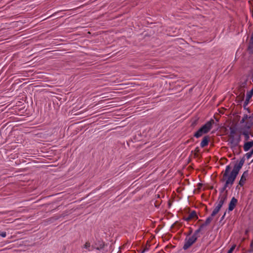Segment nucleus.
I'll list each match as a JSON object with an SVG mask.
<instances>
[{
  "label": "nucleus",
  "mask_w": 253,
  "mask_h": 253,
  "mask_svg": "<svg viewBox=\"0 0 253 253\" xmlns=\"http://www.w3.org/2000/svg\"><path fill=\"white\" fill-rule=\"evenodd\" d=\"M250 135H251V136L253 137V132H251V131H250Z\"/></svg>",
  "instance_id": "31"
},
{
  "label": "nucleus",
  "mask_w": 253,
  "mask_h": 253,
  "mask_svg": "<svg viewBox=\"0 0 253 253\" xmlns=\"http://www.w3.org/2000/svg\"><path fill=\"white\" fill-rule=\"evenodd\" d=\"M214 121L211 119L210 121L206 123L201 128L203 131L206 134L209 132L212 128V125L214 124Z\"/></svg>",
  "instance_id": "4"
},
{
  "label": "nucleus",
  "mask_w": 253,
  "mask_h": 253,
  "mask_svg": "<svg viewBox=\"0 0 253 253\" xmlns=\"http://www.w3.org/2000/svg\"><path fill=\"white\" fill-rule=\"evenodd\" d=\"M194 157L198 158L199 157L198 153H195L194 154Z\"/></svg>",
  "instance_id": "28"
},
{
  "label": "nucleus",
  "mask_w": 253,
  "mask_h": 253,
  "mask_svg": "<svg viewBox=\"0 0 253 253\" xmlns=\"http://www.w3.org/2000/svg\"><path fill=\"white\" fill-rule=\"evenodd\" d=\"M204 134H206L204 131L202 130L201 128H199L194 134V136L196 138H199L203 136Z\"/></svg>",
  "instance_id": "15"
},
{
  "label": "nucleus",
  "mask_w": 253,
  "mask_h": 253,
  "mask_svg": "<svg viewBox=\"0 0 253 253\" xmlns=\"http://www.w3.org/2000/svg\"><path fill=\"white\" fill-rule=\"evenodd\" d=\"M219 200V201H218V203L217 206H219V207L221 208L222 207V205H223V204L224 203V202L220 200Z\"/></svg>",
  "instance_id": "23"
},
{
  "label": "nucleus",
  "mask_w": 253,
  "mask_h": 253,
  "mask_svg": "<svg viewBox=\"0 0 253 253\" xmlns=\"http://www.w3.org/2000/svg\"><path fill=\"white\" fill-rule=\"evenodd\" d=\"M253 147V140L244 142L243 149L245 151H248Z\"/></svg>",
  "instance_id": "12"
},
{
  "label": "nucleus",
  "mask_w": 253,
  "mask_h": 253,
  "mask_svg": "<svg viewBox=\"0 0 253 253\" xmlns=\"http://www.w3.org/2000/svg\"><path fill=\"white\" fill-rule=\"evenodd\" d=\"M248 50L250 54L253 53V32L250 39Z\"/></svg>",
  "instance_id": "14"
},
{
  "label": "nucleus",
  "mask_w": 253,
  "mask_h": 253,
  "mask_svg": "<svg viewBox=\"0 0 253 253\" xmlns=\"http://www.w3.org/2000/svg\"><path fill=\"white\" fill-rule=\"evenodd\" d=\"M235 150H237V151H236V152H237V154L238 153H239V149H238V148H236V149H235L234 151L233 150V151L234 152Z\"/></svg>",
  "instance_id": "29"
},
{
  "label": "nucleus",
  "mask_w": 253,
  "mask_h": 253,
  "mask_svg": "<svg viewBox=\"0 0 253 253\" xmlns=\"http://www.w3.org/2000/svg\"><path fill=\"white\" fill-rule=\"evenodd\" d=\"M200 233L198 230H196L193 235L189 238L186 237L185 239V243L183 247L184 250L189 249L194 243H195L198 237H200L199 233Z\"/></svg>",
  "instance_id": "3"
},
{
  "label": "nucleus",
  "mask_w": 253,
  "mask_h": 253,
  "mask_svg": "<svg viewBox=\"0 0 253 253\" xmlns=\"http://www.w3.org/2000/svg\"><path fill=\"white\" fill-rule=\"evenodd\" d=\"M248 175H249L248 170H246L243 172L242 175L241 176V177L239 181V185H240L241 186H244V185L245 184V183L247 180V178L248 177Z\"/></svg>",
  "instance_id": "8"
},
{
  "label": "nucleus",
  "mask_w": 253,
  "mask_h": 253,
  "mask_svg": "<svg viewBox=\"0 0 253 253\" xmlns=\"http://www.w3.org/2000/svg\"><path fill=\"white\" fill-rule=\"evenodd\" d=\"M253 155V148L252 149V150L246 154V156L248 159H250L252 155Z\"/></svg>",
  "instance_id": "21"
},
{
  "label": "nucleus",
  "mask_w": 253,
  "mask_h": 253,
  "mask_svg": "<svg viewBox=\"0 0 253 253\" xmlns=\"http://www.w3.org/2000/svg\"><path fill=\"white\" fill-rule=\"evenodd\" d=\"M213 217V216H211V215L208 217L206 219L205 222L204 223L202 224L197 230L201 232L204 229L205 227L210 224V223L212 220Z\"/></svg>",
  "instance_id": "7"
},
{
  "label": "nucleus",
  "mask_w": 253,
  "mask_h": 253,
  "mask_svg": "<svg viewBox=\"0 0 253 253\" xmlns=\"http://www.w3.org/2000/svg\"><path fill=\"white\" fill-rule=\"evenodd\" d=\"M104 246V242L102 240H98L95 242L94 245H92V248L100 250L103 249Z\"/></svg>",
  "instance_id": "6"
},
{
  "label": "nucleus",
  "mask_w": 253,
  "mask_h": 253,
  "mask_svg": "<svg viewBox=\"0 0 253 253\" xmlns=\"http://www.w3.org/2000/svg\"><path fill=\"white\" fill-rule=\"evenodd\" d=\"M192 229H191V230L189 231V233H188V235H190V234L192 233Z\"/></svg>",
  "instance_id": "32"
},
{
  "label": "nucleus",
  "mask_w": 253,
  "mask_h": 253,
  "mask_svg": "<svg viewBox=\"0 0 253 253\" xmlns=\"http://www.w3.org/2000/svg\"><path fill=\"white\" fill-rule=\"evenodd\" d=\"M250 247L252 248V250H253V240H252L251 243Z\"/></svg>",
  "instance_id": "27"
},
{
  "label": "nucleus",
  "mask_w": 253,
  "mask_h": 253,
  "mask_svg": "<svg viewBox=\"0 0 253 253\" xmlns=\"http://www.w3.org/2000/svg\"><path fill=\"white\" fill-rule=\"evenodd\" d=\"M250 130L251 129H247L245 128V127L241 129L240 135L244 136V142L249 141V140L250 139Z\"/></svg>",
  "instance_id": "5"
},
{
  "label": "nucleus",
  "mask_w": 253,
  "mask_h": 253,
  "mask_svg": "<svg viewBox=\"0 0 253 253\" xmlns=\"http://www.w3.org/2000/svg\"><path fill=\"white\" fill-rule=\"evenodd\" d=\"M245 157H243L241 159L238 163H237L235 164L232 170L229 174V172L231 170V167L230 165H228L226 167L225 171L222 172L223 177L221 179V181L226 180L223 187H225V188L226 189L229 186V185L232 186L240 170L241 169L245 163Z\"/></svg>",
  "instance_id": "1"
},
{
  "label": "nucleus",
  "mask_w": 253,
  "mask_h": 253,
  "mask_svg": "<svg viewBox=\"0 0 253 253\" xmlns=\"http://www.w3.org/2000/svg\"><path fill=\"white\" fill-rule=\"evenodd\" d=\"M84 248L88 250V251H92L93 249L92 248V246H90V244L89 242H87L84 246Z\"/></svg>",
  "instance_id": "19"
},
{
  "label": "nucleus",
  "mask_w": 253,
  "mask_h": 253,
  "mask_svg": "<svg viewBox=\"0 0 253 253\" xmlns=\"http://www.w3.org/2000/svg\"><path fill=\"white\" fill-rule=\"evenodd\" d=\"M220 209L221 208L219 207V206H216V207L214 208V209L213 210V211H212V212L211 214V216H215L219 212Z\"/></svg>",
  "instance_id": "18"
},
{
  "label": "nucleus",
  "mask_w": 253,
  "mask_h": 253,
  "mask_svg": "<svg viewBox=\"0 0 253 253\" xmlns=\"http://www.w3.org/2000/svg\"><path fill=\"white\" fill-rule=\"evenodd\" d=\"M226 189L225 188V187H222L220 191V194H223V193H224V192L226 191Z\"/></svg>",
  "instance_id": "25"
},
{
  "label": "nucleus",
  "mask_w": 253,
  "mask_h": 253,
  "mask_svg": "<svg viewBox=\"0 0 253 253\" xmlns=\"http://www.w3.org/2000/svg\"><path fill=\"white\" fill-rule=\"evenodd\" d=\"M236 247V245H233L228 251L227 253H232Z\"/></svg>",
  "instance_id": "22"
},
{
  "label": "nucleus",
  "mask_w": 253,
  "mask_h": 253,
  "mask_svg": "<svg viewBox=\"0 0 253 253\" xmlns=\"http://www.w3.org/2000/svg\"><path fill=\"white\" fill-rule=\"evenodd\" d=\"M238 202V200L235 197H233L229 204L228 210L232 211L235 208Z\"/></svg>",
  "instance_id": "9"
},
{
  "label": "nucleus",
  "mask_w": 253,
  "mask_h": 253,
  "mask_svg": "<svg viewBox=\"0 0 253 253\" xmlns=\"http://www.w3.org/2000/svg\"><path fill=\"white\" fill-rule=\"evenodd\" d=\"M249 116H248L247 114H244L243 117L240 121V124H243L245 122V121L249 119Z\"/></svg>",
  "instance_id": "20"
},
{
  "label": "nucleus",
  "mask_w": 253,
  "mask_h": 253,
  "mask_svg": "<svg viewBox=\"0 0 253 253\" xmlns=\"http://www.w3.org/2000/svg\"><path fill=\"white\" fill-rule=\"evenodd\" d=\"M227 191H226L223 194H220V195L218 198V200H220L224 202V203L226 201L227 198Z\"/></svg>",
  "instance_id": "16"
},
{
  "label": "nucleus",
  "mask_w": 253,
  "mask_h": 253,
  "mask_svg": "<svg viewBox=\"0 0 253 253\" xmlns=\"http://www.w3.org/2000/svg\"><path fill=\"white\" fill-rule=\"evenodd\" d=\"M241 140V135H239L237 136H235V135L228 136V142L230 147L234 151L236 149V147H238L239 152L237 153L238 155L241 153V146L239 145V143L240 142Z\"/></svg>",
  "instance_id": "2"
},
{
  "label": "nucleus",
  "mask_w": 253,
  "mask_h": 253,
  "mask_svg": "<svg viewBox=\"0 0 253 253\" xmlns=\"http://www.w3.org/2000/svg\"><path fill=\"white\" fill-rule=\"evenodd\" d=\"M253 126V115L249 116L248 121L246 123L245 127L247 129H251Z\"/></svg>",
  "instance_id": "10"
},
{
  "label": "nucleus",
  "mask_w": 253,
  "mask_h": 253,
  "mask_svg": "<svg viewBox=\"0 0 253 253\" xmlns=\"http://www.w3.org/2000/svg\"><path fill=\"white\" fill-rule=\"evenodd\" d=\"M0 236L2 237H5L6 236V233L5 232H2L0 233Z\"/></svg>",
  "instance_id": "24"
},
{
  "label": "nucleus",
  "mask_w": 253,
  "mask_h": 253,
  "mask_svg": "<svg viewBox=\"0 0 253 253\" xmlns=\"http://www.w3.org/2000/svg\"><path fill=\"white\" fill-rule=\"evenodd\" d=\"M195 153H198L200 152V149L198 147H196L194 150Z\"/></svg>",
  "instance_id": "26"
},
{
  "label": "nucleus",
  "mask_w": 253,
  "mask_h": 253,
  "mask_svg": "<svg viewBox=\"0 0 253 253\" xmlns=\"http://www.w3.org/2000/svg\"><path fill=\"white\" fill-rule=\"evenodd\" d=\"M226 214V212L224 213V214H223V215L222 216L221 219L222 220L224 218V217H225V215Z\"/></svg>",
  "instance_id": "30"
},
{
  "label": "nucleus",
  "mask_w": 253,
  "mask_h": 253,
  "mask_svg": "<svg viewBox=\"0 0 253 253\" xmlns=\"http://www.w3.org/2000/svg\"><path fill=\"white\" fill-rule=\"evenodd\" d=\"M210 141V137L209 135H206L203 138L201 142L200 146L202 148L207 146Z\"/></svg>",
  "instance_id": "11"
},
{
  "label": "nucleus",
  "mask_w": 253,
  "mask_h": 253,
  "mask_svg": "<svg viewBox=\"0 0 253 253\" xmlns=\"http://www.w3.org/2000/svg\"><path fill=\"white\" fill-rule=\"evenodd\" d=\"M230 133L228 136H233L235 135L236 133V128L234 127L231 126L230 127Z\"/></svg>",
  "instance_id": "17"
},
{
  "label": "nucleus",
  "mask_w": 253,
  "mask_h": 253,
  "mask_svg": "<svg viewBox=\"0 0 253 253\" xmlns=\"http://www.w3.org/2000/svg\"><path fill=\"white\" fill-rule=\"evenodd\" d=\"M198 216L195 211H192L187 217H184V219L186 221H190V220L196 218L198 219Z\"/></svg>",
  "instance_id": "13"
}]
</instances>
